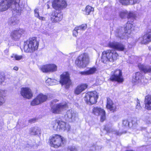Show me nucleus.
I'll return each mask as SVG.
<instances>
[{
  "label": "nucleus",
  "mask_w": 151,
  "mask_h": 151,
  "mask_svg": "<svg viewBox=\"0 0 151 151\" xmlns=\"http://www.w3.org/2000/svg\"><path fill=\"white\" fill-rule=\"evenodd\" d=\"M20 0H3L0 2V11L3 12L11 7L14 14H20L22 9L19 6V3Z\"/></svg>",
  "instance_id": "nucleus-1"
},
{
  "label": "nucleus",
  "mask_w": 151,
  "mask_h": 151,
  "mask_svg": "<svg viewBox=\"0 0 151 151\" xmlns=\"http://www.w3.org/2000/svg\"><path fill=\"white\" fill-rule=\"evenodd\" d=\"M131 19V23L128 21L124 26V32L123 30V28L122 27H119L116 29L115 34L116 37L121 39L124 38L125 36H128V35L131 34L133 27V25L132 23L134 21V20H132V18Z\"/></svg>",
  "instance_id": "nucleus-2"
},
{
  "label": "nucleus",
  "mask_w": 151,
  "mask_h": 151,
  "mask_svg": "<svg viewBox=\"0 0 151 151\" xmlns=\"http://www.w3.org/2000/svg\"><path fill=\"white\" fill-rule=\"evenodd\" d=\"M39 46V42L37 38L33 37L24 42V49L26 52H33L37 50Z\"/></svg>",
  "instance_id": "nucleus-3"
},
{
  "label": "nucleus",
  "mask_w": 151,
  "mask_h": 151,
  "mask_svg": "<svg viewBox=\"0 0 151 151\" xmlns=\"http://www.w3.org/2000/svg\"><path fill=\"white\" fill-rule=\"evenodd\" d=\"M119 55L116 52L110 50H107L102 52L101 61L105 63L109 62H113L118 58Z\"/></svg>",
  "instance_id": "nucleus-4"
},
{
  "label": "nucleus",
  "mask_w": 151,
  "mask_h": 151,
  "mask_svg": "<svg viewBox=\"0 0 151 151\" xmlns=\"http://www.w3.org/2000/svg\"><path fill=\"white\" fill-rule=\"evenodd\" d=\"M89 61L88 54L84 53L80 55L76 59L75 61V64L79 68H84L88 64Z\"/></svg>",
  "instance_id": "nucleus-5"
},
{
  "label": "nucleus",
  "mask_w": 151,
  "mask_h": 151,
  "mask_svg": "<svg viewBox=\"0 0 151 151\" xmlns=\"http://www.w3.org/2000/svg\"><path fill=\"white\" fill-rule=\"evenodd\" d=\"M65 143V139L59 135H53L50 139V144L51 146L55 148L63 146Z\"/></svg>",
  "instance_id": "nucleus-6"
},
{
  "label": "nucleus",
  "mask_w": 151,
  "mask_h": 151,
  "mask_svg": "<svg viewBox=\"0 0 151 151\" xmlns=\"http://www.w3.org/2000/svg\"><path fill=\"white\" fill-rule=\"evenodd\" d=\"M98 98V93L95 91L88 92L86 93L84 100L88 104H95Z\"/></svg>",
  "instance_id": "nucleus-7"
},
{
  "label": "nucleus",
  "mask_w": 151,
  "mask_h": 151,
  "mask_svg": "<svg viewBox=\"0 0 151 151\" xmlns=\"http://www.w3.org/2000/svg\"><path fill=\"white\" fill-rule=\"evenodd\" d=\"M59 82L65 88H68L69 87L72 83L68 72H64L60 75Z\"/></svg>",
  "instance_id": "nucleus-8"
},
{
  "label": "nucleus",
  "mask_w": 151,
  "mask_h": 151,
  "mask_svg": "<svg viewBox=\"0 0 151 151\" xmlns=\"http://www.w3.org/2000/svg\"><path fill=\"white\" fill-rule=\"evenodd\" d=\"M110 79L112 81H117L119 83H122L124 78L122 76V71L120 70H116L112 71Z\"/></svg>",
  "instance_id": "nucleus-9"
},
{
  "label": "nucleus",
  "mask_w": 151,
  "mask_h": 151,
  "mask_svg": "<svg viewBox=\"0 0 151 151\" xmlns=\"http://www.w3.org/2000/svg\"><path fill=\"white\" fill-rule=\"evenodd\" d=\"M67 108L66 104L60 103L54 105L51 108L52 112L55 114H59Z\"/></svg>",
  "instance_id": "nucleus-10"
},
{
  "label": "nucleus",
  "mask_w": 151,
  "mask_h": 151,
  "mask_svg": "<svg viewBox=\"0 0 151 151\" xmlns=\"http://www.w3.org/2000/svg\"><path fill=\"white\" fill-rule=\"evenodd\" d=\"M92 112L96 116L100 115L101 121L103 122L106 119L105 112L104 110L98 107H95L92 110Z\"/></svg>",
  "instance_id": "nucleus-11"
},
{
  "label": "nucleus",
  "mask_w": 151,
  "mask_h": 151,
  "mask_svg": "<svg viewBox=\"0 0 151 151\" xmlns=\"http://www.w3.org/2000/svg\"><path fill=\"white\" fill-rule=\"evenodd\" d=\"M52 5L55 9L60 10L65 8L67 4L65 0H54L52 2Z\"/></svg>",
  "instance_id": "nucleus-12"
},
{
  "label": "nucleus",
  "mask_w": 151,
  "mask_h": 151,
  "mask_svg": "<svg viewBox=\"0 0 151 151\" xmlns=\"http://www.w3.org/2000/svg\"><path fill=\"white\" fill-rule=\"evenodd\" d=\"M40 69L43 72L52 73L57 70V67L53 64H48L42 66Z\"/></svg>",
  "instance_id": "nucleus-13"
},
{
  "label": "nucleus",
  "mask_w": 151,
  "mask_h": 151,
  "mask_svg": "<svg viewBox=\"0 0 151 151\" xmlns=\"http://www.w3.org/2000/svg\"><path fill=\"white\" fill-rule=\"evenodd\" d=\"M47 99L46 95L40 93L31 102V104L33 106L38 105L46 101Z\"/></svg>",
  "instance_id": "nucleus-14"
},
{
  "label": "nucleus",
  "mask_w": 151,
  "mask_h": 151,
  "mask_svg": "<svg viewBox=\"0 0 151 151\" xmlns=\"http://www.w3.org/2000/svg\"><path fill=\"white\" fill-rule=\"evenodd\" d=\"M20 93L21 95L25 98L30 99L33 96L31 90L28 87L22 88L21 89Z\"/></svg>",
  "instance_id": "nucleus-15"
},
{
  "label": "nucleus",
  "mask_w": 151,
  "mask_h": 151,
  "mask_svg": "<svg viewBox=\"0 0 151 151\" xmlns=\"http://www.w3.org/2000/svg\"><path fill=\"white\" fill-rule=\"evenodd\" d=\"M108 46L113 49L119 51H123L125 49L124 45L122 43L116 42H110Z\"/></svg>",
  "instance_id": "nucleus-16"
},
{
  "label": "nucleus",
  "mask_w": 151,
  "mask_h": 151,
  "mask_svg": "<svg viewBox=\"0 0 151 151\" xmlns=\"http://www.w3.org/2000/svg\"><path fill=\"white\" fill-rule=\"evenodd\" d=\"M24 32V31L22 29H20L17 30H15L11 32L10 36L12 39L17 41L20 39Z\"/></svg>",
  "instance_id": "nucleus-17"
},
{
  "label": "nucleus",
  "mask_w": 151,
  "mask_h": 151,
  "mask_svg": "<svg viewBox=\"0 0 151 151\" xmlns=\"http://www.w3.org/2000/svg\"><path fill=\"white\" fill-rule=\"evenodd\" d=\"M139 40L142 44H146L151 41V29L147 30L146 34L139 38Z\"/></svg>",
  "instance_id": "nucleus-18"
},
{
  "label": "nucleus",
  "mask_w": 151,
  "mask_h": 151,
  "mask_svg": "<svg viewBox=\"0 0 151 151\" xmlns=\"http://www.w3.org/2000/svg\"><path fill=\"white\" fill-rule=\"evenodd\" d=\"M63 14L61 13H57L56 12H53L51 15L52 21L54 22H58L63 19Z\"/></svg>",
  "instance_id": "nucleus-19"
},
{
  "label": "nucleus",
  "mask_w": 151,
  "mask_h": 151,
  "mask_svg": "<svg viewBox=\"0 0 151 151\" xmlns=\"http://www.w3.org/2000/svg\"><path fill=\"white\" fill-rule=\"evenodd\" d=\"M120 16L122 18H124L126 17L128 19L132 18V20L134 18L135 16L134 14L132 12H128L127 11H123L120 12Z\"/></svg>",
  "instance_id": "nucleus-20"
},
{
  "label": "nucleus",
  "mask_w": 151,
  "mask_h": 151,
  "mask_svg": "<svg viewBox=\"0 0 151 151\" xmlns=\"http://www.w3.org/2000/svg\"><path fill=\"white\" fill-rule=\"evenodd\" d=\"M142 77V75L140 72H137L135 74L134 77L133 78L132 81L135 84H137L138 85H140L142 83H143Z\"/></svg>",
  "instance_id": "nucleus-21"
},
{
  "label": "nucleus",
  "mask_w": 151,
  "mask_h": 151,
  "mask_svg": "<svg viewBox=\"0 0 151 151\" xmlns=\"http://www.w3.org/2000/svg\"><path fill=\"white\" fill-rule=\"evenodd\" d=\"M65 117H67L70 121H75L77 118V114L72 110H69L67 111Z\"/></svg>",
  "instance_id": "nucleus-22"
},
{
  "label": "nucleus",
  "mask_w": 151,
  "mask_h": 151,
  "mask_svg": "<svg viewBox=\"0 0 151 151\" xmlns=\"http://www.w3.org/2000/svg\"><path fill=\"white\" fill-rule=\"evenodd\" d=\"M70 129V127L69 124L63 121H59V131H69Z\"/></svg>",
  "instance_id": "nucleus-23"
},
{
  "label": "nucleus",
  "mask_w": 151,
  "mask_h": 151,
  "mask_svg": "<svg viewBox=\"0 0 151 151\" xmlns=\"http://www.w3.org/2000/svg\"><path fill=\"white\" fill-rule=\"evenodd\" d=\"M87 86L88 85L86 84L78 85L75 90V94L77 95L80 94L84 91L87 88Z\"/></svg>",
  "instance_id": "nucleus-24"
},
{
  "label": "nucleus",
  "mask_w": 151,
  "mask_h": 151,
  "mask_svg": "<svg viewBox=\"0 0 151 151\" xmlns=\"http://www.w3.org/2000/svg\"><path fill=\"white\" fill-rule=\"evenodd\" d=\"M107 99V108L110 111L114 112L115 111L116 109L115 104L113 103L112 101L109 98H108Z\"/></svg>",
  "instance_id": "nucleus-25"
},
{
  "label": "nucleus",
  "mask_w": 151,
  "mask_h": 151,
  "mask_svg": "<svg viewBox=\"0 0 151 151\" xmlns=\"http://www.w3.org/2000/svg\"><path fill=\"white\" fill-rule=\"evenodd\" d=\"M138 67L145 73H149L151 74V66H146L139 63L138 65Z\"/></svg>",
  "instance_id": "nucleus-26"
},
{
  "label": "nucleus",
  "mask_w": 151,
  "mask_h": 151,
  "mask_svg": "<svg viewBox=\"0 0 151 151\" xmlns=\"http://www.w3.org/2000/svg\"><path fill=\"white\" fill-rule=\"evenodd\" d=\"M145 108L149 110H151V96L148 95L146 96L145 99Z\"/></svg>",
  "instance_id": "nucleus-27"
},
{
  "label": "nucleus",
  "mask_w": 151,
  "mask_h": 151,
  "mask_svg": "<svg viewBox=\"0 0 151 151\" xmlns=\"http://www.w3.org/2000/svg\"><path fill=\"white\" fill-rule=\"evenodd\" d=\"M97 70L96 68L93 67L89 69L88 70L80 72V74L83 75H88L94 73Z\"/></svg>",
  "instance_id": "nucleus-28"
},
{
  "label": "nucleus",
  "mask_w": 151,
  "mask_h": 151,
  "mask_svg": "<svg viewBox=\"0 0 151 151\" xmlns=\"http://www.w3.org/2000/svg\"><path fill=\"white\" fill-rule=\"evenodd\" d=\"M40 130L39 128L36 127L31 128L29 130L30 134L31 135H38L40 134Z\"/></svg>",
  "instance_id": "nucleus-29"
},
{
  "label": "nucleus",
  "mask_w": 151,
  "mask_h": 151,
  "mask_svg": "<svg viewBox=\"0 0 151 151\" xmlns=\"http://www.w3.org/2000/svg\"><path fill=\"white\" fill-rule=\"evenodd\" d=\"M120 2L124 5L129 4H133L135 3H139V0H119Z\"/></svg>",
  "instance_id": "nucleus-30"
},
{
  "label": "nucleus",
  "mask_w": 151,
  "mask_h": 151,
  "mask_svg": "<svg viewBox=\"0 0 151 151\" xmlns=\"http://www.w3.org/2000/svg\"><path fill=\"white\" fill-rule=\"evenodd\" d=\"M104 131H105L106 133H110L112 132L114 134H116L117 135H120L122 134V133H119L116 131H115L111 128H109L107 127H105L104 128Z\"/></svg>",
  "instance_id": "nucleus-31"
},
{
  "label": "nucleus",
  "mask_w": 151,
  "mask_h": 151,
  "mask_svg": "<svg viewBox=\"0 0 151 151\" xmlns=\"http://www.w3.org/2000/svg\"><path fill=\"white\" fill-rule=\"evenodd\" d=\"M50 127L54 130L59 131V121H55L52 122L50 125Z\"/></svg>",
  "instance_id": "nucleus-32"
},
{
  "label": "nucleus",
  "mask_w": 151,
  "mask_h": 151,
  "mask_svg": "<svg viewBox=\"0 0 151 151\" xmlns=\"http://www.w3.org/2000/svg\"><path fill=\"white\" fill-rule=\"evenodd\" d=\"M94 8L89 6H86L85 9L84 11V14L86 15L90 14L92 12L94 11Z\"/></svg>",
  "instance_id": "nucleus-33"
},
{
  "label": "nucleus",
  "mask_w": 151,
  "mask_h": 151,
  "mask_svg": "<svg viewBox=\"0 0 151 151\" xmlns=\"http://www.w3.org/2000/svg\"><path fill=\"white\" fill-rule=\"evenodd\" d=\"M39 9L38 8L35 9L34 10L35 16L37 18L40 20L42 21H45V17L40 16L39 14Z\"/></svg>",
  "instance_id": "nucleus-34"
},
{
  "label": "nucleus",
  "mask_w": 151,
  "mask_h": 151,
  "mask_svg": "<svg viewBox=\"0 0 151 151\" xmlns=\"http://www.w3.org/2000/svg\"><path fill=\"white\" fill-rule=\"evenodd\" d=\"M75 27L77 28V30L80 33L82 31H83L86 29L87 27V26L86 24H84L80 25L79 26L76 27Z\"/></svg>",
  "instance_id": "nucleus-35"
},
{
  "label": "nucleus",
  "mask_w": 151,
  "mask_h": 151,
  "mask_svg": "<svg viewBox=\"0 0 151 151\" xmlns=\"http://www.w3.org/2000/svg\"><path fill=\"white\" fill-rule=\"evenodd\" d=\"M11 57L12 58H13L12 60H20L22 59L23 56L22 55H18L16 54H12Z\"/></svg>",
  "instance_id": "nucleus-36"
},
{
  "label": "nucleus",
  "mask_w": 151,
  "mask_h": 151,
  "mask_svg": "<svg viewBox=\"0 0 151 151\" xmlns=\"http://www.w3.org/2000/svg\"><path fill=\"white\" fill-rule=\"evenodd\" d=\"M4 92V91L0 90V105H2L4 102V99L2 96Z\"/></svg>",
  "instance_id": "nucleus-37"
},
{
  "label": "nucleus",
  "mask_w": 151,
  "mask_h": 151,
  "mask_svg": "<svg viewBox=\"0 0 151 151\" xmlns=\"http://www.w3.org/2000/svg\"><path fill=\"white\" fill-rule=\"evenodd\" d=\"M132 127L133 128H135L137 125V119L134 118L132 120Z\"/></svg>",
  "instance_id": "nucleus-38"
},
{
  "label": "nucleus",
  "mask_w": 151,
  "mask_h": 151,
  "mask_svg": "<svg viewBox=\"0 0 151 151\" xmlns=\"http://www.w3.org/2000/svg\"><path fill=\"white\" fill-rule=\"evenodd\" d=\"M67 151H77V150L75 147L70 146L68 147Z\"/></svg>",
  "instance_id": "nucleus-39"
},
{
  "label": "nucleus",
  "mask_w": 151,
  "mask_h": 151,
  "mask_svg": "<svg viewBox=\"0 0 151 151\" xmlns=\"http://www.w3.org/2000/svg\"><path fill=\"white\" fill-rule=\"evenodd\" d=\"M77 28L75 27V29L73 31V35L75 37H77L79 32L77 30Z\"/></svg>",
  "instance_id": "nucleus-40"
},
{
  "label": "nucleus",
  "mask_w": 151,
  "mask_h": 151,
  "mask_svg": "<svg viewBox=\"0 0 151 151\" xmlns=\"http://www.w3.org/2000/svg\"><path fill=\"white\" fill-rule=\"evenodd\" d=\"M122 125L125 126H129V123L127 120H124L122 122Z\"/></svg>",
  "instance_id": "nucleus-41"
},
{
  "label": "nucleus",
  "mask_w": 151,
  "mask_h": 151,
  "mask_svg": "<svg viewBox=\"0 0 151 151\" xmlns=\"http://www.w3.org/2000/svg\"><path fill=\"white\" fill-rule=\"evenodd\" d=\"M52 79L51 78H48L46 81V83H48L50 85H53V83H52Z\"/></svg>",
  "instance_id": "nucleus-42"
},
{
  "label": "nucleus",
  "mask_w": 151,
  "mask_h": 151,
  "mask_svg": "<svg viewBox=\"0 0 151 151\" xmlns=\"http://www.w3.org/2000/svg\"><path fill=\"white\" fill-rule=\"evenodd\" d=\"M136 109L138 110H140L142 109V107L140 106V103L139 102V101H137V103L136 106Z\"/></svg>",
  "instance_id": "nucleus-43"
},
{
  "label": "nucleus",
  "mask_w": 151,
  "mask_h": 151,
  "mask_svg": "<svg viewBox=\"0 0 151 151\" xmlns=\"http://www.w3.org/2000/svg\"><path fill=\"white\" fill-rule=\"evenodd\" d=\"M4 80V77L2 75H0V84H1Z\"/></svg>",
  "instance_id": "nucleus-44"
},
{
  "label": "nucleus",
  "mask_w": 151,
  "mask_h": 151,
  "mask_svg": "<svg viewBox=\"0 0 151 151\" xmlns=\"http://www.w3.org/2000/svg\"><path fill=\"white\" fill-rule=\"evenodd\" d=\"M59 81H57L55 79H52V83H53V85H55L58 83Z\"/></svg>",
  "instance_id": "nucleus-45"
},
{
  "label": "nucleus",
  "mask_w": 151,
  "mask_h": 151,
  "mask_svg": "<svg viewBox=\"0 0 151 151\" xmlns=\"http://www.w3.org/2000/svg\"><path fill=\"white\" fill-rule=\"evenodd\" d=\"M11 20H13V21H11L10 22L12 25H14L16 23V22H15V18H12L11 19Z\"/></svg>",
  "instance_id": "nucleus-46"
},
{
  "label": "nucleus",
  "mask_w": 151,
  "mask_h": 151,
  "mask_svg": "<svg viewBox=\"0 0 151 151\" xmlns=\"http://www.w3.org/2000/svg\"><path fill=\"white\" fill-rule=\"evenodd\" d=\"M13 69L15 70H18V68L17 66H15L14 68Z\"/></svg>",
  "instance_id": "nucleus-47"
},
{
  "label": "nucleus",
  "mask_w": 151,
  "mask_h": 151,
  "mask_svg": "<svg viewBox=\"0 0 151 151\" xmlns=\"http://www.w3.org/2000/svg\"><path fill=\"white\" fill-rule=\"evenodd\" d=\"M47 9H49V8H50V6H49V5L48 4H47Z\"/></svg>",
  "instance_id": "nucleus-48"
},
{
  "label": "nucleus",
  "mask_w": 151,
  "mask_h": 151,
  "mask_svg": "<svg viewBox=\"0 0 151 151\" xmlns=\"http://www.w3.org/2000/svg\"><path fill=\"white\" fill-rule=\"evenodd\" d=\"M56 100V101H58V100Z\"/></svg>",
  "instance_id": "nucleus-49"
}]
</instances>
